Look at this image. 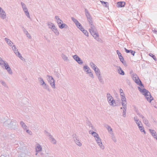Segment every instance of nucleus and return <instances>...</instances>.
<instances>
[{
  "label": "nucleus",
  "instance_id": "1",
  "mask_svg": "<svg viewBox=\"0 0 157 157\" xmlns=\"http://www.w3.org/2000/svg\"><path fill=\"white\" fill-rule=\"evenodd\" d=\"M138 89L139 91L146 97L147 101L149 102H151L153 98L151 96L150 93L146 89H142L140 87H138Z\"/></svg>",
  "mask_w": 157,
  "mask_h": 157
},
{
  "label": "nucleus",
  "instance_id": "2",
  "mask_svg": "<svg viewBox=\"0 0 157 157\" xmlns=\"http://www.w3.org/2000/svg\"><path fill=\"white\" fill-rule=\"evenodd\" d=\"M120 94L121 98V100L122 101V105L123 106V108L125 109V111H124L125 115L126 113V109L127 102L126 101V99L124 93H123V94Z\"/></svg>",
  "mask_w": 157,
  "mask_h": 157
},
{
  "label": "nucleus",
  "instance_id": "3",
  "mask_svg": "<svg viewBox=\"0 0 157 157\" xmlns=\"http://www.w3.org/2000/svg\"><path fill=\"white\" fill-rule=\"evenodd\" d=\"M90 133H91L93 135V136L94 137H95V139L96 140L98 144L100 146V147H101V148H103L104 147H102V144L101 142V140L100 139L98 134L96 132H90Z\"/></svg>",
  "mask_w": 157,
  "mask_h": 157
},
{
  "label": "nucleus",
  "instance_id": "4",
  "mask_svg": "<svg viewBox=\"0 0 157 157\" xmlns=\"http://www.w3.org/2000/svg\"><path fill=\"white\" fill-rule=\"evenodd\" d=\"M132 78L133 80L139 85L141 87H144L143 85L142 84L140 80L139 79L138 76L136 75H133Z\"/></svg>",
  "mask_w": 157,
  "mask_h": 157
},
{
  "label": "nucleus",
  "instance_id": "5",
  "mask_svg": "<svg viewBox=\"0 0 157 157\" xmlns=\"http://www.w3.org/2000/svg\"><path fill=\"white\" fill-rule=\"evenodd\" d=\"M90 32L91 35L94 36V37L96 39L98 38L99 35L97 33L95 30L94 29V27L90 29Z\"/></svg>",
  "mask_w": 157,
  "mask_h": 157
},
{
  "label": "nucleus",
  "instance_id": "6",
  "mask_svg": "<svg viewBox=\"0 0 157 157\" xmlns=\"http://www.w3.org/2000/svg\"><path fill=\"white\" fill-rule=\"evenodd\" d=\"M91 67L95 71L96 75H100V71L99 69L97 67L95 66L94 64L93 63H91Z\"/></svg>",
  "mask_w": 157,
  "mask_h": 157
},
{
  "label": "nucleus",
  "instance_id": "7",
  "mask_svg": "<svg viewBox=\"0 0 157 157\" xmlns=\"http://www.w3.org/2000/svg\"><path fill=\"white\" fill-rule=\"evenodd\" d=\"M107 97L109 103L111 105H113V103L115 102V101L113 100L112 97L109 94H107Z\"/></svg>",
  "mask_w": 157,
  "mask_h": 157
},
{
  "label": "nucleus",
  "instance_id": "8",
  "mask_svg": "<svg viewBox=\"0 0 157 157\" xmlns=\"http://www.w3.org/2000/svg\"><path fill=\"white\" fill-rule=\"evenodd\" d=\"M73 57L74 59H75L78 63L81 64L82 63V61L77 55H75L73 56Z\"/></svg>",
  "mask_w": 157,
  "mask_h": 157
},
{
  "label": "nucleus",
  "instance_id": "9",
  "mask_svg": "<svg viewBox=\"0 0 157 157\" xmlns=\"http://www.w3.org/2000/svg\"><path fill=\"white\" fill-rule=\"evenodd\" d=\"M125 3L124 2H120L117 3L118 7H122L124 6L125 5Z\"/></svg>",
  "mask_w": 157,
  "mask_h": 157
},
{
  "label": "nucleus",
  "instance_id": "10",
  "mask_svg": "<svg viewBox=\"0 0 157 157\" xmlns=\"http://www.w3.org/2000/svg\"><path fill=\"white\" fill-rule=\"evenodd\" d=\"M6 14L4 11L0 7V17L3 18L6 17Z\"/></svg>",
  "mask_w": 157,
  "mask_h": 157
},
{
  "label": "nucleus",
  "instance_id": "11",
  "mask_svg": "<svg viewBox=\"0 0 157 157\" xmlns=\"http://www.w3.org/2000/svg\"><path fill=\"white\" fill-rule=\"evenodd\" d=\"M4 66L5 67V68L10 73H12L11 70L7 63H5Z\"/></svg>",
  "mask_w": 157,
  "mask_h": 157
},
{
  "label": "nucleus",
  "instance_id": "12",
  "mask_svg": "<svg viewBox=\"0 0 157 157\" xmlns=\"http://www.w3.org/2000/svg\"><path fill=\"white\" fill-rule=\"evenodd\" d=\"M13 50L14 51L15 53L20 58L22 57L20 54L17 51V50H16V48L15 46H13L12 47Z\"/></svg>",
  "mask_w": 157,
  "mask_h": 157
},
{
  "label": "nucleus",
  "instance_id": "13",
  "mask_svg": "<svg viewBox=\"0 0 157 157\" xmlns=\"http://www.w3.org/2000/svg\"><path fill=\"white\" fill-rule=\"evenodd\" d=\"M49 81L52 86H54V80L52 77H49Z\"/></svg>",
  "mask_w": 157,
  "mask_h": 157
},
{
  "label": "nucleus",
  "instance_id": "14",
  "mask_svg": "<svg viewBox=\"0 0 157 157\" xmlns=\"http://www.w3.org/2000/svg\"><path fill=\"white\" fill-rule=\"evenodd\" d=\"M79 29L83 32V33L86 36H88V33L87 31L84 30L83 28L82 27H81V28H79Z\"/></svg>",
  "mask_w": 157,
  "mask_h": 157
},
{
  "label": "nucleus",
  "instance_id": "15",
  "mask_svg": "<svg viewBox=\"0 0 157 157\" xmlns=\"http://www.w3.org/2000/svg\"><path fill=\"white\" fill-rule=\"evenodd\" d=\"M56 19H57V22L58 23V25L61 24L62 22V21L58 17H56Z\"/></svg>",
  "mask_w": 157,
  "mask_h": 157
},
{
  "label": "nucleus",
  "instance_id": "16",
  "mask_svg": "<svg viewBox=\"0 0 157 157\" xmlns=\"http://www.w3.org/2000/svg\"><path fill=\"white\" fill-rule=\"evenodd\" d=\"M101 2L103 5H104L106 7H108V3L107 2H105L103 1H101Z\"/></svg>",
  "mask_w": 157,
  "mask_h": 157
},
{
  "label": "nucleus",
  "instance_id": "17",
  "mask_svg": "<svg viewBox=\"0 0 157 157\" xmlns=\"http://www.w3.org/2000/svg\"><path fill=\"white\" fill-rule=\"evenodd\" d=\"M5 40L7 41V43L8 44L10 45V46H12V45L13 43L10 41V40L9 39H8L7 38H6Z\"/></svg>",
  "mask_w": 157,
  "mask_h": 157
},
{
  "label": "nucleus",
  "instance_id": "18",
  "mask_svg": "<svg viewBox=\"0 0 157 157\" xmlns=\"http://www.w3.org/2000/svg\"><path fill=\"white\" fill-rule=\"evenodd\" d=\"M118 72L120 74L123 75H124V71L122 70V69L120 68L118 70Z\"/></svg>",
  "mask_w": 157,
  "mask_h": 157
},
{
  "label": "nucleus",
  "instance_id": "19",
  "mask_svg": "<svg viewBox=\"0 0 157 157\" xmlns=\"http://www.w3.org/2000/svg\"><path fill=\"white\" fill-rule=\"evenodd\" d=\"M42 148L40 145L38 146L36 148V150L37 151H41Z\"/></svg>",
  "mask_w": 157,
  "mask_h": 157
},
{
  "label": "nucleus",
  "instance_id": "20",
  "mask_svg": "<svg viewBox=\"0 0 157 157\" xmlns=\"http://www.w3.org/2000/svg\"><path fill=\"white\" fill-rule=\"evenodd\" d=\"M59 25V27L60 28L62 29V28H64L65 27V26L66 25L65 24H62V23L61 24L59 25Z\"/></svg>",
  "mask_w": 157,
  "mask_h": 157
},
{
  "label": "nucleus",
  "instance_id": "21",
  "mask_svg": "<svg viewBox=\"0 0 157 157\" xmlns=\"http://www.w3.org/2000/svg\"><path fill=\"white\" fill-rule=\"evenodd\" d=\"M119 59H120V60L123 63H124V59L123 57L122 56L119 57Z\"/></svg>",
  "mask_w": 157,
  "mask_h": 157
},
{
  "label": "nucleus",
  "instance_id": "22",
  "mask_svg": "<svg viewBox=\"0 0 157 157\" xmlns=\"http://www.w3.org/2000/svg\"><path fill=\"white\" fill-rule=\"evenodd\" d=\"M150 131L151 132V134L153 136H156V135L155 134V132L154 130H150Z\"/></svg>",
  "mask_w": 157,
  "mask_h": 157
},
{
  "label": "nucleus",
  "instance_id": "23",
  "mask_svg": "<svg viewBox=\"0 0 157 157\" xmlns=\"http://www.w3.org/2000/svg\"><path fill=\"white\" fill-rule=\"evenodd\" d=\"M24 10L25 12V13L26 14V15L28 17H29V14L27 10V9L26 8H24Z\"/></svg>",
  "mask_w": 157,
  "mask_h": 157
},
{
  "label": "nucleus",
  "instance_id": "24",
  "mask_svg": "<svg viewBox=\"0 0 157 157\" xmlns=\"http://www.w3.org/2000/svg\"><path fill=\"white\" fill-rule=\"evenodd\" d=\"M149 55L150 56L152 57L153 58V59L154 60H156V57L154 55H153V54H152L151 53H150V54H149Z\"/></svg>",
  "mask_w": 157,
  "mask_h": 157
},
{
  "label": "nucleus",
  "instance_id": "25",
  "mask_svg": "<svg viewBox=\"0 0 157 157\" xmlns=\"http://www.w3.org/2000/svg\"><path fill=\"white\" fill-rule=\"evenodd\" d=\"M139 129L140 130L141 132H144V133H145V132L144 131V128L142 126H139Z\"/></svg>",
  "mask_w": 157,
  "mask_h": 157
},
{
  "label": "nucleus",
  "instance_id": "26",
  "mask_svg": "<svg viewBox=\"0 0 157 157\" xmlns=\"http://www.w3.org/2000/svg\"><path fill=\"white\" fill-rule=\"evenodd\" d=\"M75 24L78 27V28L79 29V28H81V27H82L81 24L79 23V22L78 21V23H77V22H76Z\"/></svg>",
  "mask_w": 157,
  "mask_h": 157
},
{
  "label": "nucleus",
  "instance_id": "27",
  "mask_svg": "<svg viewBox=\"0 0 157 157\" xmlns=\"http://www.w3.org/2000/svg\"><path fill=\"white\" fill-rule=\"evenodd\" d=\"M134 120L136 121V122H137V123H140V124L141 123L140 121H139L137 119V117H135Z\"/></svg>",
  "mask_w": 157,
  "mask_h": 157
},
{
  "label": "nucleus",
  "instance_id": "28",
  "mask_svg": "<svg viewBox=\"0 0 157 157\" xmlns=\"http://www.w3.org/2000/svg\"><path fill=\"white\" fill-rule=\"evenodd\" d=\"M72 19L75 23L76 22H77V23H78V21L72 17Z\"/></svg>",
  "mask_w": 157,
  "mask_h": 157
},
{
  "label": "nucleus",
  "instance_id": "29",
  "mask_svg": "<svg viewBox=\"0 0 157 157\" xmlns=\"http://www.w3.org/2000/svg\"><path fill=\"white\" fill-rule=\"evenodd\" d=\"M117 54L118 55L119 57L122 56L121 54V53L120 52H119L118 50H117Z\"/></svg>",
  "mask_w": 157,
  "mask_h": 157
},
{
  "label": "nucleus",
  "instance_id": "30",
  "mask_svg": "<svg viewBox=\"0 0 157 157\" xmlns=\"http://www.w3.org/2000/svg\"><path fill=\"white\" fill-rule=\"evenodd\" d=\"M89 68L87 66H85L84 67V69L85 70L88 69Z\"/></svg>",
  "mask_w": 157,
  "mask_h": 157
},
{
  "label": "nucleus",
  "instance_id": "31",
  "mask_svg": "<svg viewBox=\"0 0 157 157\" xmlns=\"http://www.w3.org/2000/svg\"><path fill=\"white\" fill-rule=\"evenodd\" d=\"M86 71L88 73H90L91 72V70L89 68L88 69L86 70Z\"/></svg>",
  "mask_w": 157,
  "mask_h": 157
},
{
  "label": "nucleus",
  "instance_id": "32",
  "mask_svg": "<svg viewBox=\"0 0 157 157\" xmlns=\"http://www.w3.org/2000/svg\"><path fill=\"white\" fill-rule=\"evenodd\" d=\"M131 54L133 56H134V54L135 53V52L134 51H131Z\"/></svg>",
  "mask_w": 157,
  "mask_h": 157
},
{
  "label": "nucleus",
  "instance_id": "33",
  "mask_svg": "<svg viewBox=\"0 0 157 157\" xmlns=\"http://www.w3.org/2000/svg\"><path fill=\"white\" fill-rule=\"evenodd\" d=\"M76 143L79 146H81V143L80 142H78V141H77Z\"/></svg>",
  "mask_w": 157,
  "mask_h": 157
},
{
  "label": "nucleus",
  "instance_id": "34",
  "mask_svg": "<svg viewBox=\"0 0 157 157\" xmlns=\"http://www.w3.org/2000/svg\"><path fill=\"white\" fill-rule=\"evenodd\" d=\"M108 129L109 132L112 131V129L110 127H109Z\"/></svg>",
  "mask_w": 157,
  "mask_h": 157
},
{
  "label": "nucleus",
  "instance_id": "35",
  "mask_svg": "<svg viewBox=\"0 0 157 157\" xmlns=\"http://www.w3.org/2000/svg\"><path fill=\"white\" fill-rule=\"evenodd\" d=\"M21 124L22 125V126L24 127L25 126V125L24 123L23 122H21Z\"/></svg>",
  "mask_w": 157,
  "mask_h": 157
},
{
  "label": "nucleus",
  "instance_id": "36",
  "mask_svg": "<svg viewBox=\"0 0 157 157\" xmlns=\"http://www.w3.org/2000/svg\"><path fill=\"white\" fill-rule=\"evenodd\" d=\"M136 123L138 125V127H139V126H142V124L141 123L140 124V123H137V122H136Z\"/></svg>",
  "mask_w": 157,
  "mask_h": 157
},
{
  "label": "nucleus",
  "instance_id": "37",
  "mask_svg": "<svg viewBox=\"0 0 157 157\" xmlns=\"http://www.w3.org/2000/svg\"><path fill=\"white\" fill-rule=\"evenodd\" d=\"M120 94H123V90L121 89H120Z\"/></svg>",
  "mask_w": 157,
  "mask_h": 157
},
{
  "label": "nucleus",
  "instance_id": "38",
  "mask_svg": "<svg viewBox=\"0 0 157 157\" xmlns=\"http://www.w3.org/2000/svg\"><path fill=\"white\" fill-rule=\"evenodd\" d=\"M125 49L126 52L127 53H128L130 51H129V50H128V49Z\"/></svg>",
  "mask_w": 157,
  "mask_h": 157
},
{
  "label": "nucleus",
  "instance_id": "39",
  "mask_svg": "<svg viewBox=\"0 0 157 157\" xmlns=\"http://www.w3.org/2000/svg\"><path fill=\"white\" fill-rule=\"evenodd\" d=\"M87 14H88V15H87V14H86V16H87V17H88L89 16V14H88V13H87Z\"/></svg>",
  "mask_w": 157,
  "mask_h": 157
},
{
  "label": "nucleus",
  "instance_id": "40",
  "mask_svg": "<svg viewBox=\"0 0 157 157\" xmlns=\"http://www.w3.org/2000/svg\"><path fill=\"white\" fill-rule=\"evenodd\" d=\"M91 76L92 77V78H93V75L92 74H91Z\"/></svg>",
  "mask_w": 157,
  "mask_h": 157
},
{
  "label": "nucleus",
  "instance_id": "41",
  "mask_svg": "<svg viewBox=\"0 0 157 157\" xmlns=\"http://www.w3.org/2000/svg\"><path fill=\"white\" fill-rule=\"evenodd\" d=\"M88 20L89 21H91V19H90V18H89V19H88Z\"/></svg>",
  "mask_w": 157,
  "mask_h": 157
},
{
  "label": "nucleus",
  "instance_id": "42",
  "mask_svg": "<svg viewBox=\"0 0 157 157\" xmlns=\"http://www.w3.org/2000/svg\"><path fill=\"white\" fill-rule=\"evenodd\" d=\"M43 84H44V82L43 81Z\"/></svg>",
  "mask_w": 157,
  "mask_h": 157
},
{
  "label": "nucleus",
  "instance_id": "43",
  "mask_svg": "<svg viewBox=\"0 0 157 157\" xmlns=\"http://www.w3.org/2000/svg\"><path fill=\"white\" fill-rule=\"evenodd\" d=\"M29 131V130H27V132H28V131Z\"/></svg>",
  "mask_w": 157,
  "mask_h": 157
},
{
  "label": "nucleus",
  "instance_id": "44",
  "mask_svg": "<svg viewBox=\"0 0 157 157\" xmlns=\"http://www.w3.org/2000/svg\"><path fill=\"white\" fill-rule=\"evenodd\" d=\"M142 118H143L144 117L143 116H142Z\"/></svg>",
  "mask_w": 157,
  "mask_h": 157
},
{
  "label": "nucleus",
  "instance_id": "45",
  "mask_svg": "<svg viewBox=\"0 0 157 157\" xmlns=\"http://www.w3.org/2000/svg\"><path fill=\"white\" fill-rule=\"evenodd\" d=\"M156 140H157V138H156Z\"/></svg>",
  "mask_w": 157,
  "mask_h": 157
}]
</instances>
